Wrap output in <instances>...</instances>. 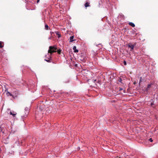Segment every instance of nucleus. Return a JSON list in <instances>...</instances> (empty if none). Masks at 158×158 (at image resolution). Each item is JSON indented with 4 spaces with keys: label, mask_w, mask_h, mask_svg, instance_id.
Listing matches in <instances>:
<instances>
[{
    "label": "nucleus",
    "mask_w": 158,
    "mask_h": 158,
    "mask_svg": "<svg viewBox=\"0 0 158 158\" xmlns=\"http://www.w3.org/2000/svg\"><path fill=\"white\" fill-rule=\"evenodd\" d=\"M57 50V48L56 46H50L49 47L48 52V53L50 54V55L51 56L52 53L56 52Z\"/></svg>",
    "instance_id": "obj_1"
},
{
    "label": "nucleus",
    "mask_w": 158,
    "mask_h": 158,
    "mask_svg": "<svg viewBox=\"0 0 158 158\" xmlns=\"http://www.w3.org/2000/svg\"><path fill=\"white\" fill-rule=\"evenodd\" d=\"M127 45L128 46L129 48H131L130 50L131 51L133 52L134 51V45H132L131 43H129L128 44H127Z\"/></svg>",
    "instance_id": "obj_2"
},
{
    "label": "nucleus",
    "mask_w": 158,
    "mask_h": 158,
    "mask_svg": "<svg viewBox=\"0 0 158 158\" xmlns=\"http://www.w3.org/2000/svg\"><path fill=\"white\" fill-rule=\"evenodd\" d=\"M4 87L5 88V92H7L6 93V95L8 96H9V95H10V96H11L13 97V96L12 95V94H11L8 91V89L6 88V86L4 85Z\"/></svg>",
    "instance_id": "obj_3"
},
{
    "label": "nucleus",
    "mask_w": 158,
    "mask_h": 158,
    "mask_svg": "<svg viewBox=\"0 0 158 158\" xmlns=\"http://www.w3.org/2000/svg\"><path fill=\"white\" fill-rule=\"evenodd\" d=\"M29 108H26L25 109V115L24 116V117H25L29 113Z\"/></svg>",
    "instance_id": "obj_4"
},
{
    "label": "nucleus",
    "mask_w": 158,
    "mask_h": 158,
    "mask_svg": "<svg viewBox=\"0 0 158 158\" xmlns=\"http://www.w3.org/2000/svg\"><path fill=\"white\" fill-rule=\"evenodd\" d=\"M51 56L50 55L49 56V58H48V59L47 60V59H45L44 60L48 62H51Z\"/></svg>",
    "instance_id": "obj_5"
},
{
    "label": "nucleus",
    "mask_w": 158,
    "mask_h": 158,
    "mask_svg": "<svg viewBox=\"0 0 158 158\" xmlns=\"http://www.w3.org/2000/svg\"><path fill=\"white\" fill-rule=\"evenodd\" d=\"M73 49L74 50V52H78V50L76 49V47L74 46L73 47Z\"/></svg>",
    "instance_id": "obj_6"
},
{
    "label": "nucleus",
    "mask_w": 158,
    "mask_h": 158,
    "mask_svg": "<svg viewBox=\"0 0 158 158\" xmlns=\"http://www.w3.org/2000/svg\"><path fill=\"white\" fill-rule=\"evenodd\" d=\"M129 25L132 26L133 27H135V24L132 22H129L128 23Z\"/></svg>",
    "instance_id": "obj_7"
},
{
    "label": "nucleus",
    "mask_w": 158,
    "mask_h": 158,
    "mask_svg": "<svg viewBox=\"0 0 158 158\" xmlns=\"http://www.w3.org/2000/svg\"><path fill=\"white\" fill-rule=\"evenodd\" d=\"M85 6L86 7L89 6V3L88 2H86L85 4Z\"/></svg>",
    "instance_id": "obj_8"
},
{
    "label": "nucleus",
    "mask_w": 158,
    "mask_h": 158,
    "mask_svg": "<svg viewBox=\"0 0 158 158\" xmlns=\"http://www.w3.org/2000/svg\"><path fill=\"white\" fill-rule=\"evenodd\" d=\"M3 44V42L0 41V48H2L3 47V45H2V44Z\"/></svg>",
    "instance_id": "obj_9"
},
{
    "label": "nucleus",
    "mask_w": 158,
    "mask_h": 158,
    "mask_svg": "<svg viewBox=\"0 0 158 158\" xmlns=\"http://www.w3.org/2000/svg\"><path fill=\"white\" fill-rule=\"evenodd\" d=\"M152 85V84H148L147 86V88L146 89L147 90H148V89L151 88Z\"/></svg>",
    "instance_id": "obj_10"
},
{
    "label": "nucleus",
    "mask_w": 158,
    "mask_h": 158,
    "mask_svg": "<svg viewBox=\"0 0 158 158\" xmlns=\"http://www.w3.org/2000/svg\"><path fill=\"white\" fill-rule=\"evenodd\" d=\"M74 38V36H71L70 37V42H72L73 41V39Z\"/></svg>",
    "instance_id": "obj_11"
},
{
    "label": "nucleus",
    "mask_w": 158,
    "mask_h": 158,
    "mask_svg": "<svg viewBox=\"0 0 158 158\" xmlns=\"http://www.w3.org/2000/svg\"><path fill=\"white\" fill-rule=\"evenodd\" d=\"M10 115H12L14 117H15L16 115V114L13 113L11 111H10Z\"/></svg>",
    "instance_id": "obj_12"
},
{
    "label": "nucleus",
    "mask_w": 158,
    "mask_h": 158,
    "mask_svg": "<svg viewBox=\"0 0 158 158\" xmlns=\"http://www.w3.org/2000/svg\"><path fill=\"white\" fill-rule=\"evenodd\" d=\"M56 52H57L58 54H60L61 53V50L60 49H59L56 51Z\"/></svg>",
    "instance_id": "obj_13"
},
{
    "label": "nucleus",
    "mask_w": 158,
    "mask_h": 158,
    "mask_svg": "<svg viewBox=\"0 0 158 158\" xmlns=\"http://www.w3.org/2000/svg\"><path fill=\"white\" fill-rule=\"evenodd\" d=\"M45 28L46 30H48V25L46 24L45 26Z\"/></svg>",
    "instance_id": "obj_14"
},
{
    "label": "nucleus",
    "mask_w": 158,
    "mask_h": 158,
    "mask_svg": "<svg viewBox=\"0 0 158 158\" xmlns=\"http://www.w3.org/2000/svg\"><path fill=\"white\" fill-rule=\"evenodd\" d=\"M56 35L58 36V37L59 38L60 37L61 35H60L59 33V32H56Z\"/></svg>",
    "instance_id": "obj_15"
},
{
    "label": "nucleus",
    "mask_w": 158,
    "mask_h": 158,
    "mask_svg": "<svg viewBox=\"0 0 158 158\" xmlns=\"http://www.w3.org/2000/svg\"><path fill=\"white\" fill-rule=\"evenodd\" d=\"M142 81V77H140L139 82V84Z\"/></svg>",
    "instance_id": "obj_16"
},
{
    "label": "nucleus",
    "mask_w": 158,
    "mask_h": 158,
    "mask_svg": "<svg viewBox=\"0 0 158 158\" xmlns=\"http://www.w3.org/2000/svg\"><path fill=\"white\" fill-rule=\"evenodd\" d=\"M149 140L151 142H152L153 141V140L152 138H150L149 139Z\"/></svg>",
    "instance_id": "obj_17"
},
{
    "label": "nucleus",
    "mask_w": 158,
    "mask_h": 158,
    "mask_svg": "<svg viewBox=\"0 0 158 158\" xmlns=\"http://www.w3.org/2000/svg\"><path fill=\"white\" fill-rule=\"evenodd\" d=\"M122 80L121 79V78H120L119 80H118V81L119 82H121V83H122Z\"/></svg>",
    "instance_id": "obj_18"
},
{
    "label": "nucleus",
    "mask_w": 158,
    "mask_h": 158,
    "mask_svg": "<svg viewBox=\"0 0 158 158\" xmlns=\"http://www.w3.org/2000/svg\"><path fill=\"white\" fill-rule=\"evenodd\" d=\"M123 63L124 65H126L127 64L126 62L125 61H124Z\"/></svg>",
    "instance_id": "obj_19"
},
{
    "label": "nucleus",
    "mask_w": 158,
    "mask_h": 158,
    "mask_svg": "<svg viewBox=\"0 0 158 158\" xmlns=\"http://www.w3.org/2000/svg\"><path fill=\"white\" fill-rule=\"evenodd\" d=\"M37 113H38V112H36V113H35V114H36L35 117H36V118H38V115L37 114Z\"/></svg>",
    "instance_id": "obj_20"
},
{
    "label": "nucleus",
    "mask_w": 158,
    "mask_h": 158,
    "mask_svg": "<svg viewBox=\"0 0 158 158\" xmlns=\"http://www.w3.org/2000/svg\"><path fill=\"white\" fill-rule=\"evenodd\" d=\"M136 44V43H135L133 44H132V45H134V47H135V46Z\"/></svg>",
    "instance_id": "obj_21"
},
{
    "label": "nucleus",
    "mask_w": 158,
    "mask_h": 158,
    "mask_svg": "<svg viewBox=\"0 0 158 158\" xmlns=\"http://www.w3.org/2000/svg\"><path fill=\"white\" fill-rule=\"evenodd\" d=\"M123 89L122 88H120V89H119V91H121V90H122Z\"/></svg>",
    "instance_id": "obj_22"
},
{
    "label": "nucleus",
    "mask_w": 158,
    "mask_h": 158,
    "mask_svg": "<svg viewBox=\"0 0 158 158\" xmlns=\"http://www.w3.org/2000/svg\"><path fill=\"white\" fill-rule=\"evenodd\" d=\"M39 1H40V0H37V3H38V2H39Z\"/></svg>",
    "instance_id": "obj_23"
},
{
    "label": "nucleus",
    "mask_w": 158,
    "mask_h": 158,
    "mask_svg": "<svg viewBox=\"0 0 158 158\" xmlns=\"http://www.w3.org/2000/svg\"><path fill=\"white\" fill-rule=\"evenodd\" d=\"M153 104L152 103H151V106H152Z\"/></svg>",
    "instance_id": "obj_24"
},
{
    "label": "nucleus",
    "mask_w": 158,
    "mask_h": 158,
    "mask_svg": "<svg viewBox=\"0 0 158 158\" xmlns=\"http://www.w3.org/2000/svg\"><path fill=\"white\" fill-rule=\"evenodd\" d=\"M51 38H51V37H49V38H48V39H51Z\"/></svg>",
    "instance_id": "obj_25"
},
{
    "label": "nucleus",
    "mask_w": 158,
    "mask_h": 158,
    "mask_svg": "<svg viewBox=\"0 0 158 158\" xmlns=\"http://www.w3.org/2000/svg\"><path fill=\"white\" fill-rule=\"evenodd\" d=\"M50 33H51V35H52V32H50Z\"/></svg>",
    "instance_id": "obj_26"
}]
</instances>
